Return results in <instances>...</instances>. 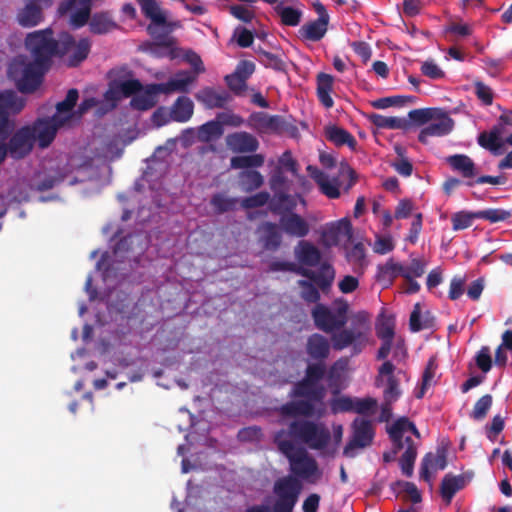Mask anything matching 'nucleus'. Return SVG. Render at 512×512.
Wrapping results in <instances>:
<instances>
[{
    "instance_id": "obj_1",
    "label": "nucleus",
    "mask_w": 512,
    "mask_h": 512,
    "mask_svg": "<svg viewBox=\"0 0 512 512\" xmlns=\"http://www.w3.org/2000/svg\"><path fill=\"white\" fill-rule=\"evenodd\" d=\"M331 440L330 430L324 423L308 419H296L273 434V443L277 450L289 462L292 476L309 479L318 473V464L300 444L313 450L325 449Z\"/></svg>"
},
{
    "instance_id": "obj_2",
    "label": "nucleus",
    "mask_w": 512,
    "mask_h": 512,
    "mask_svg": "<svg viewBox=\"0 0 512 512\" xmlns=\"http://www.w3.org/2000/svg\"><path fill=\"white\" fill-rule=\"evenodd\" d=\"M289 395L291 398L300 399L288 401L276 408L281 423H284L286 419L296 420L299 417L322 416L326 389L321 383L310 382L302 378L293 385Z\"/></svg>"
},
{
    "instance_id": "obj_3",
    "label": "nucleus",
    "mask_w": 512,
    "mask_h": 512,
    "mask_svg": "<svg viewBox=\"0 0 512 512\" xmlns=\"http://www.w3.org/2000/svg\"><path fill=\"white\" fill-rule=\"evenodd\" d=\"M142 14L150 20L147 33L153 38L156 47L172 48L175 39L171 33L181 27L179 21H168L156 0H136Z\"/></svg>"
},
{
    "instance_id": "obj_4",
    "label": "nucleus",
    "mask_w": 512,
    "mask_h": 512,
    "mask_svg": "<svg viewBox=\"0 0 512 512\" xmlns=\"http://www.w3.org/2000/svg\"><path fill=\"white\" fill-rule=\"evenodd\" d=\"M47 72L48 70L29 60L26 55L15 56L7 68L8 78L14 82L18 91L24 94L35 92L41 86Z\"/></svg>"
},
{
    "instance_id": "obj_5",
    "label": "nucleus",
    "mask_w": 512,
    "mask_h": 512,
    "mask_svg": "<svg viewBox=\"0 0 512 512\" xmlns=\"http://www.w3.org/2000/svg\"><path fill=\"white\" fill-rule=\"evenodd\" d=\"M331 336L332 347L341 351L349 346L352 347V354H360L368 343L370 321L367 312L360 311L353 315L349 328H341Z\"/></svg>"
},
{
    "instance_id": "obj_6",
    "label": "nucleus",
    "mask_w": 512,
    "mask_h": 512,
    "mask_svg": "<svg viewBox=\"0 0 512 512\" xmlns=\"http://www.w3.org/2000/svg\"><path fill=\"white\" fill-rule=\"evenodd\" d=\"M25 48L36 64L49 71L53 58L60 56V39L54 38L51 28L37 30L27 34Z\"/></svg>"
},
{
    "instance_id": "obj_7",
    "label": "nucleus",
    "mask_w": 512,
    "mask_h": 512,
    "mask_svg": "<svg viewBox=\"0 0 512 512\" xmlns=\"http://www.w3.org/2000/svg\"><path fill=\"white\" fill-rule=\"evenodd\" d=\"M303 485L300 479L286 475L278 478L272 488L275 496L274 512H293L301 494Z\"/></svg>"
},
{
    "instance_id": "obj_8",
    "label": "nucleus",
    "mask_w": 512,
    "mask_h": 512,
    "mask_svg": "<svg viewBox=\"0 0 512 512\" xmlns=\"http://www.w3.org/2000/svg\"><path fill=\"white\" fill-rule=\"evenodd\" d=\"M348 304L342 302L335 311L318 303L311 311L314 325L324 333L330 334L345 327L347 323Z\"/></svg>"
},
{
    "instance_id": "obj_9",
    "label": "nucleus",
    "mask_w": 512,
    "mask_h": 512,
    "mask_svg": "<svg viewBox=\"0 0 512 512\" xmlns=\"http://www.w3.org/2000/svg\"><path fill=\"white\" fill-rule=\"evenodd\" d=\"M375 429L369 419L355 418L351 424V437L344 447L343 454L346 457H355L356 449H363L373 443Z\"/></svg>"
},
{
    "instance_id": "obj_10",
    "label": "nucleus",
    "mask_w": 512,
    "mask_h": 512,
    "mask_svg": "<svg viewBox=\"0 0 512 512\" xmlns=\"http://www.w3.org/2000/svg\"><path fill=\"white\" fill-rule=\"evenodd\" d=\"M25 107V99L13 90L0 91V137L4 140L12 132L14 123L9 119Z\"/></svg>"
},
{
    "instance_id": "obj_11",
    "label": "nucleus",
    "mask_w": 512,
    "mask_h": 512,
    "mask_svg": "<svg viewBox=\"0 0 512 512\" xmlns=\"http://www.w3.org/2000/svg\"><path fill=\"white\" fill-rule=\"evenodd\" d=\"M71 120V115H53L50 118L38 119L33 126L34 142L37 140L40 148H47L55 139L59 128Z\"/></svg>"
},
{
    "instance_id": "obj_12",
    "label": "nucleus",
    "mask_w": 512,
    "mask_h": 512,
    "mask_svg": "<svg viewBox=\"0 0 512 512\" xmlns=\"http://www.w3.org/2000/svg\"><path fill=\"white\" fill-rule=\"evenodd\" d=\"M91 50V41L88 38H81L75 41L71 34H63L60 37V56L68 55L67 65L77 67L89 55Z\"/></svg>"
},
{
    "instance_id": "obj_13",
    "label": "nucleus",
    "mask_w": 512,
    "mask_h": 512,
    "mask_svg": "<svg viewBox=\"0 0 512 512\" xmlns=\"http://www.w3.org/2000/svg\"><path fill=\"white\" fill-rule=\"evenodd\" d=\"M34 146L33 129L30 126H24L17 130L10 138L8 144L0 143V148L5 152V157L9 154L13 159H22L27 156Z\"/></svg>"
},
{
    "instance_id": "obj_14",
    "label": "nucleus",
    "mask_w": 512,
    "mask_h": 512,
    "mask_svg": "<svg viewBox=\"0 0 512 512\" xmlns=\"http://www.w3.org/2000/svg\"><path fill=\"white\" fill-rule=\"evenodd\" d=\"M194 73L190 71H179L175 76L165 83H158L159 88L162 89L163 94H170L172 92H189V86L196 81L197 75L205 71L202 60L196 56L192 61Z\"/></svg>"
},
{
    "instance_id": "obj_15",
    "label": "nucleus",
    "mask_w": 512,
    "mask_h": 512,
    "mask_svg": "<svg viewBox=\"0 0 512 512\" xmlns=\"http://www.w3.org/2000/svg\"><path fill=\"white\" fill-rule=\"evenodd\" d=\"M91 0H62L58 6L60 15L70 14L69 23L74 29L85 26L91 16Z\"/></svg>"
},
{
    "instance_id": "obj_16",
    "label": "nucleus",
    "mask_w": 512,
    "mask_h": 512,
    "mask_svg": "<svg viewBox=\"0 0 512 512\" xmlns=\"http://www.w3.org/2000/svg\"><path fill=\"white\" fill-rule=\"evenodd\" d=\"M24 6L18 10L16 20L21 27L31 28L44 20V10L52 6L53 0H23Z\"/></svg>"
},
{
    "instance_id": "obj_17",
    "label": "nucleus",
    "mask_w": 512,
    "mask_h": 512,
    "mask_svg": "<svg viewBox=\"0 0 512 512\" xmlns=\"http://www.w3.org/2000/svg\"><path fill=\"white\" fill-rule=\"evenodd\" d=\"M395 366L391 361H385L378 369L375 384L384 385L383 400L395 403L402 395L399 380L394 375Z\"/></svg>"
},
{
    "instance_id": "obj_18",
    "label": "nucleus",
    "mask_w": 512,
    "mask_h": 512,
    "mask_svg": "<svg viewBox=\"0 0 512 512\" xmlns=\"http://www.w3.org/2000/svg\"><path fill=\"white\" fill-rule=\"evenodd\" d=\"M282 228L275 222L264 221L256 228L257 243L263 251L274 253L283 243Z\"/></svg>"
},
{
    "instance_id": "obj_19",
    "label": "nucleus",
    "mask_w": 512,
    "mask_h": 512,
    "mask_svg": "<svg viewBox=\"0 0 512 512\" xmlns=\"http://www.w3.org/2000/svg\"><path fill=\"white\" fill-rule=\"evenodd\" d=\"M426 127H424L419 135V142L426 144L429 137H443L451 133L454 128V120L448 113L442 109H438L435 113V118L431 120Z\"/></svg>"
},
{
    "instance_id": "obj_20",
    "label": "nucleus",
    "mask_w": 512,
    "mask_h": 512,
    "mask_svg": "<svg viewBox=\"0 0 512 512\" xmlns=\"http://www.w3.org/2000/svg\"><path fill=\"white\" fill-rule=\"evenodd\" d=\"M249 124L259 132L282 133L288 130V123L281 115H269L265 112H254L249 116Z\"/></svg>"
},
{
    "instance_id": "obj_21",
    "label": "nucleus",
    "mask_w": 512,
    "mask_h": 512,
    "mask_svg": "<svg viewBox=\"0 0 512 512\" xmlns=\"http://www.w3.org/2000/svg\"><path fill=\"white\" fill-rule=\"evenodd\" d=\"M322 236L330 246L338 245L341 238L351 241L353 237L351 221L348 218H342L338 221L327 224Z\"/></svg>"
},
{
    "instance_id": "obj_22",
    "label": "nucleus",
    "mask_w": 512,
    "mask_h": 512,
    "mask_svg": "<svg viewBox=\"0 0 512 512\" xmlns=\"http://www.w3.org/2000/svg\"><path fill=\"white\" fill-rule=\"evenodd\" d=\"M195 98L207 109L225 108L232 100L229 92L224 89L216 90L212 87H204L200 89Z\"/></svg>"
},
{
    "instance_id": "obj_23",
    "label": "nucleus",
    "mask_w": 512,
    "mask_h": 512,
    "mask_svg": "<svg viewBox=\"0 0 512 512\" xmlns=\"http://www.w3.org/2000/svg\"><path fill=\"white\" fill-rule=\"evenodd\" d=\"M280 226L288 236L304 238L310 232L309 223L298 213H288L280 216Z\"/></svg>"
},
{
    "instance_id": "obj_24",
    "label": "nucleus",
    "mask_w": 512,
    "mask_h": 512,
    "mask_svg": "<svg viewBox=\"0 0 512 512\" xmlns=\"http://www.w3.org/2000/svg\"><path fill=\"white\" fill-rule=\"evenodd\" d=\"M329 340L319 333H313L307 338L306 353L315 362H322L330 355Z\"/></svg>"
},
{
    "instance_id": "obj_25",
    "label": "nucleus",
    "mask_w": 512,
    "mask_h": 512,
    "mask_svg": "<svg viewBox=\"0 0 512 512\" xmlns=\"http://www.w3.org/2000/svg\"><path fill=\"white\" fill-rule=\"evenodd\" d=\"M226 142L228 147L237 153H253L259 147L257 138L245 131L229 134Z\"/></svg>"
},
{
    "instance_id": "obj_26",
    "label": "nucleus",
    "mask_w": 512,
    "mask_h": 512,
    "mask_svg": "<svg viewBox=\"0 0 512 512\" xmlns=\"http://www.w3.org/2000/svg\"><path fill=\"white\" fill-rule=\"evenodd\" d=\"M301 276L308 278L323 292H326L330 289L334 281L335 270L332 265L325 262L321 264L319 272L304 267L303 270H301Z\"/></svg>"
},
{
    "instance_id": "obj_27",
    "label": "nucleus",
    "mask_w": 512,
    "mask_h": 512,
    "mask_svg": "<svg viewBox=\"0 0 512 512\" xmlns=\"http://www.w3.org/2000/svg\"><path fill=\"white\" fill-rule=\"evenodd\" d=\"M309 176L316 182L322 194L330 199L340 197V190L337 181H330L327 174L313 165L307 166Z\"/></svg>"
},
{
    "instance_id": "obj_28",
    "label": "nucleus",
    "mask_w": 512,
    "mask_h": 512,
    "mask_svg": "<svg viewBox=\"0 0 512 512\" xmlns=\"http://www.w3.org/2000/svg\"><path fill=\"white\" fill-rule=\"evenodd\" d=\"M87 24L89 31L95 35L108 34L119 27L110 11L95 12L90 16Z\"/></svg>"
},
{
    "instance_id": "obj_29",
    "label": "nucleus",
    "mask_w": 512,
    "mask_h": 512,
    "mask_svg": "<svg viewBox=\"0 0 512 512\" xmlns=\"http://www.w3.org/2000/svg\"><path fill=\"white\" fill-rule=\"evenodd\" d=\"M294 254L298 262L302 265L315 267L320 263L321 252L311 242L301 240L294 248Z\"/></svg>"
},
{
    "instance_id": "obj_30",
    "label": "nucleus",
    "mask_w": 512,
    "mask_h": 512,
    "mask_svg": "<svg viewBox=\"0 0 512 512\" xmlns=\"http://www.w3.org/2000/svg\"><path fill=\"white\" fill-rule=\"evenodd\" d=\"M158 83L149 84L143 92L137 93L132 100L131 106L139 111H146L153 108L157 103V95L162 93V89L157 87Z\"/></svg>"
},
{
    "instance_id": "obj_31",
    "label": "nucleus",
    "mask_w": 512,
    "mask_h": 512,
    "mask_svg": "<svg viewBox=\"0 0 512 512\" xmlns=\"http://www.w3.org/2000/svg\"><path fill=\"white\" fill-rule=\"evenodd\" d=\"M447 466V458L444 450H438L436 454L431 452L427 453L422 461L420 467V478L426 482L431 481L430 468L444 470Z\"/></svg>"
},
{
    "instance_id": "obj_32",
    "label": "nucleus",
    "mask_w": 512,
    "mask_h": 512,
    "mask_svg": "<svg viewBox=\"0 0 512 512\" xmlns=\"http://www.w3.org/2000/svg\"><path fill=\"white\" fill-rule=\"evenodd\" d=\"M328 21L325 19H316L310 21L298 30L299 37L302 40L317 42L320 41L326 34L328 29Z\"/></svg>"
},
{
    "instance_id": "obj_33",
    "label": "nucleus",
    "mask_w": 512,
    "mask_h": 512,
    "mask_svg": "<svg viewBox=\"0 0 512 512\" xmlns=\"http://www.w3.org/2000/svg\"><path fill=\"white\" fill-rule=\"evenodd\" d=\"M193 113V101L187 96L178 97L170 109L171 119L179 123H184L190 120Z\"/></svg>"
},
{
    "instance_id": "obj_34",
    "label": "nucleus",
    "mask_w": 512,
    "mask_h": 512,
    "mask_svg": "<svg viewBox=\"0 0 512 512\" xmlns=\"http://www.w3.org/2000/svg\"><path fill=\"white\" fill-rule=\"evenodd\" d=\"M296 207V197L285 192L274 194L269 206L272 213L280 216L295 213L294 210Z\"/></svg>"
},
{
    "instance_id": "obj_35",
    "label": "nucleus",
    "mask_w": 512,
    "mask_h": 512,
    "mask_svg": "<svg viewBox=\"0 0 512 512\" xmlns=\"http://www.w3.org/2000/svg\"><path fill=\"white\" fill-rule=\"evenodd\" d=\"M466 485L464 475L453 476L447 474L443 477L440 485L441 496L447 503H450L454 495Z\"/></svg>"
},
{
    "instance_id": "obj_36",
    "label": "nucleus",
    "mask_w": 512,
    "mask_h": 512,
    "mask_svg": "<svg viewBox=\"0 0 512 512\" xmlns=\"http://www.w3.org/2000/svg\"><path fill=\"white\" fill-rule=\"evenodd\" d=\"M333 77L326 73L317 75V97L320 103L327 109L332 108L334 101L331 97L333 89Z\"/></svg>"
},
{
    "instance_id": "obj_37",
    "label": "nucleus",
    "mask_w": 512,
    "mask_h": 512,
    "mask_svg": "<svg viewBox=\"0 0 512 512\" xmlns=\"http://www.w3.org/2000/svg\"><path fill=\"white\" fill-rule=\"evenodd\" d=\"M501 129L493 127L489 132H482L478 136V144L494 155L501 154L503 143L500 141Z\"/></svg>"
},
{
    "instance_id": "obj_38",
    "label": "nucleus",
    "mask_w": 512,
    "mask_h": 512,
    "mask_svg": "<svg viewBox=\"0 0 512 512\" xmlns=\"http://www.w3.org/2000/svg\"><path fill=\"white\" fill-rule=\"evenodd\" d=\"M326 138L336 146L347 145L350 149L355 150L357 141L355 137L347 130L338 126H330L326 129Z\"/></svg>"
},
{
    "instance_id": "obj_39",
    "label": "nucleus",
    "mask_w": 512,
    "mask_h": 512,
    "mask_svg": "<svg viewBox=\"0 0 512 512\" xmlns=\"http://www.w3.org/2000/svg\"><path fill=\"white\" fill-rule=\"evenodd\" d=\"M447 163L465 178H471L476 175L475 163L465 154L451 155L447 158Z\"/></svg>"
},
{
    "instance_id": "obj_40",
    "label": "nucleus",
    "mask_w": 512,
    "mask_h": 512,
    "mask_svg": "<svg viewBox=\"0 0 512 512\" xmlns=\"http://www.w3.org/2000/svg\"><path fill=\"white\" fill-rule=\"evenodd\" d=\"M143 90V86L138 79H129L115 83L114 86L107 92V96L111 94V98L118 99L120 95L130 97L137 95Z\"/></svg>"
},
{
    "instance_id": "obj_41",
    "label": "nucleus",
    "mask_w": 512,
    "mask_h": 512,
    "mask_svg": "<svg viewBox=\"0 0 512 512\" xmlns=\"http://www.w3.org/2000/svg\"><path fill=\"white\" fill-rule=\"evenodd\" d=\"M404 442L406 444V449L400 457L399 464L403 474L407 477H411L417 457V448L411 437H406Z\"/></svg>"
},
{
    "instance_id": "obj_42",
    "label": "nucleus",
    "mask_w": 512,
    "mask_h": 512,
    "mask_svg": "<svg viewBox=\"0 0 512 512\" xmlns=\"http://www.w3.org/2000/svg\"><path fill=\"white\" fill-rule=\"evenodd\" d=\"M239 184L243 191L252 192L264 184L262 174L256 170H243L239 173Z\"/></svg>"
},
{
    "instance_id": "obj_43",
    "label": "nucleus",
    "mask_w": 512,
    "mask_h": 512,
    "mask_svg": "<svg viewBox=\"0 0 512 512\" xmlns=\"http://www.w3.org/2000/svg\"><path fill=\"white\" fill-rule=\"evenodd\" d=\"M370 121L380 129H407L409 122L405 118L388 117L381 114H371Z\"/></svg>"
},
{
    "instance_id": "obj_44",
    "label": "nucleus",
    "mask_w": 512,
    "mask_h": 512,
    "mask_svg": "<svg viewBox=\"0 0 512 512\" xmlns=\"http://www.w3.org/2000/svg\"><path fill=\"white\" fill-rule=\"evenodd\" d=\"M376 335L380 340H393L395 336V318L381 314L376 323Z\"/></svg>"
},
{
    "instance_id": "obj_45",
    "label": "nucleus",
    "mask_w": 512,
    "mask_h": 512,
    "mask_svg": "<svg viewBox=\"0 0 512 512\" xmlns=\"http://www.w3.org/2000/svg\"><path fill=\"white\" fill-rule=\"evenodd\" d=\"M224 133L221 123L215 120L208 121L198 129V140L201 142H210L220 138Z\"/></svg>"
},
{
    "instance_id": "obj_46",
    "label": "nucleus",
    "mask_w": 512,
    "mask_h": 512,
    "mask_svg": "<svg viewBox=\"0 0 512 512\" xmlns=\"http://www.w3.org/2000/svg\"><path fill=\"white\" fill-rule=\"evenodd\" d=\"M408 425H410L409 419L406 417H401L397 419L388 429V434L397 450L402 449L404 446L403 434L404 432L408 431Z\"/></svg>"
},
{
    "instance_id": "obj_47",
    "label": "nucleus",
    "mask_w": 512,
    "mask_h": 512,
    "mask_svg": "<svg viewBox=\"0 0 512 512\" xmlns=\"http://www.w3.org/2000/svg\"><path fill=\"white\" fill-rule=\"evenodd\" d=\"M275 12L280 16L282 24L286 26H297L302 17V11L290 6H284L279 3L274 8Z\"/></svg>"
},
{
    "instance_id": "obj_48",
    "label": "nucleus",
    "mask_w": 512,
    "mask_h": 512,
    "mask_svg": "<svg viewBox=\"0 0 512 512\" xmlns=\"http://www.w3.org/2000/svg\"><path fill=\"white\" fill-rule=\"evenodd\" d=\"M264 161L265 158L261 154L235 156L231 158V167L234 169L249 170V168L261 167Z\"/></svg>"
},
{
    "instance_id": "obj_49",
    "label": "nucleus",
    "mask_w": 512,
    "mask_h": 512,
    "mask_svg": "<svg viewBox=\"0 0 512 512\" xmlns=\"http://www.w3.org/2000/svg\"><path fill=\"white\" fill-rule=\"evenodd\" d=\"M238 202L237 198L228 197L222 193H216L210 200L211 206L218 214H223L235 209Z\"/></svg>"
},
{
    "instance_id": "obj_50",
    "label": "nucleus",
    "mask_w": 512,
    "mask_h": 512,
    "mask_svg": "<svg viewBox=\"0 0 512 512\" xmlns=\"http://www.w3.org/2000/svg\"><path fill=\"white\" fill-rule=\"evenodd\" d=\"M79 98L78 90L75 88H72L68 90L66 97L64 100L60 101L56 105V113L54 115H61V116H73L72 110L75 107L77 100Z\"/></svg>"
},
{
    "instance_id": "obj_51",
    "label": "nucleus",
    "mask_w": 512,
    "mask_h": 512,
    "mask_svg": "<svg viewBox=\"0 0 512 512\" xmlns=\"http://www.w3.org/2000/svg\"><path fill=\"white\" fill-rule=\"evenodd\" d=\"M477 218V211L471 212V211H459L454 213L451 216V222H452V229L454 231L464 230L469 228L473 221Z\"/></svg>"
},
{
    "instance_id": "obj_52",
    "label": "nucleus",
    "mask_w": 512,
    "mask_h": 512,
    "mask_svg": "<svg viewBox=\"0 0 512 512\" xmlns=\"http://www.w3.org/2000/svg\"><path fill=\"white\" fill-rule=\"evenodd\" d=\"M259 61L266 68H271L275 71H284L286 66L285 62L276 54L263 50L261 48L256 50Z\"/></svg>"
},
{
    "instance_id": "obj_53",
    "label": "nucleus",
    "mask_w": 512,
    "mask_h": 512,
    "mask_svg": "<svg viewBox=\"0 0 512 512\" xmlns=\"http://www.w3.org/2000/svg\"><path fill=\"white\" fill-rule=\"evenodd\" d=\"M409 326L412 332H419L431 328V319L429 317L422 319L421 306L419 303L414 305L409 319Z\"/></svg>"
},
{
    "instance_id": "obj_54",
    "label": "nucleus",
    "mask_w": 512,
    "mask_h": 512,
    "mask_svg": "<svg viewBox=\"0 0 512 512\" xmlns=\"http://www.w3.org/2000/svg\"><path fill=\"white\" fill-rule=\"evenodd\" d=\"M298 286L301 288L300 296L307 303L318 304L321 296L316 285L310 280H298Z\"/></svg>"
},
{
    "instance_id": "obj_55",
    "label": "nucleus",
    "mask_w": 512,
    "mask_h": 512,
    "mask_svg": "<svg viewBox=\"0 0 512 512\" xmlns=\"http://www.w3.org/2000/svg\"><path fill=\"white\" fill-rule=\"evenodd\" d=\"M511 217V212L501 208H489L477 211V218L484 219L490 223L503 222Z\"/></svg>"
},
{
    "instance_id": "obj_56",
    "label": "nucleus",
    "mask_w": 512,
    "mask_h": 512,
    "mask_svg": "<svg viewBox=\"0 0 512 512\" xmlns=\"http://www.w3.org/2000/svg\"><path fill=\"white\" fill-rule=\"evenodd\" d=\"M492 403L493 398L490 394L483 395L476 401L471 412V417L477 421L483 420L487 416V413L490 410Z\"/></svg>"
},
{
    "instance_id": "obj_57",
    "label": "nucleus",
    "mask_w": 512,
    "mask_h": 512,
    "mask_svg": "<svg viewBox=\"0 0 512 512\" xmlns=\"http://www.w3.org/2000/svg\"><path fill=\"white\" fill-rule=\"evenodd\" d=\"M347 260L355 268H363L366 265L365 247L362 243H356L348 252Z\"/></svg>"
},
{
    "instance_id": "obj_58",
    "label": "nucleus",
    "mask_w": 512,
    "mask_h": 512,
    "mask_svg": "<svg viewBox=\"0 0 512 512\" xmlns=\"http://www.w3.org/2000/svg\"><path fill=\"white\" fill-rule=\"evenodd\" d=\"M326 373V366L322 362L308 364L305 370L304 379L314 383H320Z\"/></svg>"
},
{
    "instance_id": "obj_59",
    "label": "nucleus",
    "mask_w": 512,
    "mask_h": 512,
    "mask_svg": "<svg viewBox=\"0 0 512 512\" xmlns=\"http://www.w3.org/2000/svg\"><path fill=\"white\" fill-rule=\"evenodd\" d=\"M270 200V194L266 191L258 192L241 200L244 209H253L266 205Z\"/></svg>"
},
{
    "instance_id": "obj_60",
    "label": "nucleus",
    "mask_w": 512,
    "mask_h": 512,
    "mask_svg": "<svg viewBox=\"0 0 512 512\" xmlns=\"http://www.w3.org/2000/svg\"><path fill=\"white\" fill-rule=\"evenodd\" d=\"M65 179V175L56 172L54 174H46L43 178L37 183L36 190L40 192H44L54 188L55 186L62 183Z\"/></svg>"
},
{
    "instance_id": "obj_61",
    "label": "nucleus",
    "mask_w": 512,
    "mask_h": 512,
    "mask_svg": "<svg viewBox=\"0 0 512 512\" xmlns=\"http://www.w3.org/2000/svg\"><path fill=\"white\" fill-rule=\"evenodd\" d=\"M378 402L375 398L366 397V398H355L354 410L361 415L365 414H373L377 408Z\"/></svg>"
},
{
    "instance_id": "obj_62",
    "label": "nucleus",
    "mask_w": 512,
    "mask_h": 512,
    "mask_svg": "<svg viewBox=\"0 0 512 512\" xmlns=\"http://www.w3.org/2000/svg\"><path fill=\"white\" fill-rule=\"evenodd\" d=\"M412 96H390L378 98L371 102V106L375 109H386L391 106L403 104L406 100H412Z\"/></svg>"
},
{
    "instance_id": "obj_63",
    "label": "nucleus",
    "mask_w": 512,
    "mask_h": 512,
    "mask_svg": "<svg viewBox=\"0 0 512 512\" xmlns=\"http://www.w3.org/2000/svg\"><path fill=\"white\" fill-rule=\"evenodd\" d=\"M437 110L436 108L414 109L409 112V118L413 122L423 125L435 118Z\"/></svg>"
},
{
    "instance_id": "obj_64",
    "label": "nucleus",
    "mask_w": 512,
    "mask_h": 512,
    "mask_svg": "<svg viewBox=\"0 0 512 512\" xmlns=\"http://www.w3.org/2000/svg\"><path fill=\"white\" fill-rule=\"evenodd\" d=\"M225 82L235 95L242 96L247 90V82L242 78L236 76V74L231 73L225 76Z\"/></svg>"
}]
</instances>
